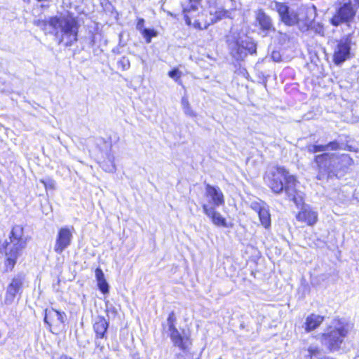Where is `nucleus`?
Segmentation results:
<instances>
[{
    "mask_svg": "<svg viewBox=\"0 0 359 359\" xmlns=\"http://www.w3.org/2000/svg\"><path fill=\"white\" fill-rule=\"evenodd\" d=\"M176 320H177V318H176L175 312L171 311L169 313L168 317L167 318V325L168 327V330H173L174 328L176 327H175Z\"/></svg>",
    "mask_w": 359,
    "mask_h": 359,
    "instance_id": "c85d7f7f",
    "label": "nucleus"
},
{
    "mask_svg": "<svg viewBox=\"0 0 359 359\" xmlns=\"http://www.w3.org/2000/svg\"><path fill=\"white\" fill-rule=\"evenodd\" d=\"M201 0H189V1L191 3V4H197L198 5V1H200Z\"/></svg>",
    "mask_w": 359,
    "mask_h": 359,
    "instance_id": "58836bf2",
    "label": "nucleus"
},
{
    "mask_svg": "<svg viewBox=\"0 0 359 359\" xmlns=\"http://www.w3.org/2000/svg\"><path fill=\"white\" fill-rule=\"evenodd\" d=\"M144 20L143 18H139L137 25H136L137 29L139 30L140 32H142V29H145V27H144Z\"/></svg>",
    "mask_w": 359,
    "mask_h": 359,
    "instance_id": "72a5a7b5",
    "label": "nucleus"
},
{
    "mask_svg": "<svg viewBox=\"0 0 359 359\" xmlns=\"http://www.w3.org/2000/svg\"><path fill=\"white\" fill-rule=\"evenodd\" d=\"M352 6L358 11L359 8V0H352Z\"/></svg>",
    "mask_w": 359,
    "mask_h": 359,
    "instance_id": "e433bc0d",
    "label": "nucleus"
},
{
    "mask_svg": "<svg viewBox=\"0 0 359 359\" xmlns=\"http://www.w3.org/2000/svg\"><path fill=\"white\" fill-rule=\"evenodd\" d=\"M351 43L352 37L350 34L345 35L336 41L333 53V61L335 65H339L349 58Z\"/></svg>",
    "mask_w": 359,
    "mask_h": 359,
    "instance_id": "1a4fd4ad",
    "label": "nucleus"
},
{
    "mask_svg": "<svg viewBox=\"0 0 359 359\" xmlns=\"http://www.w3.org/2000/svg\"><path fill=\"white\" fill-rule=\"evenodd\" d=\"M352 328L346 319L335 318L323 333L322 342L330 352L338 351Z\"/></svg>",
    "mask_w": 359,
    "mask_h": 359,
    "instance_id": "7ed1b4c3",
    "label": "nucleus"
},
{
    "mask_svg": "<svg viewBox=\"0 0 359 359\" xmlns=\"http://www.w3.org/2000/svg\"><path fill=\"white\" fill-rule=\"evenodd\" d=\"M102 167L104 170L108 172H114L116 170V165L111 159H109L108 162L103 163Z\"/></svg>",
    "mask_w": 359,
    "mask_h": 359,
    "instance_id": "c756f323",
    "label": "nucleus"
},
{
    "mask_svg": "<svg viewBox=\"0 0 359 359\" xmlns=\"http://www.w3.org/2000/svg\"><path fill=\"white\" fill-rule=\"evenodd\" d=\"M73 226H63L58 230L54 245V251L57 254H62L65 249L71 245L73 239Z\"/></svg>",
    "mask_w": 359,
    "mask_h": 359,
    "instance_id": "f8f14e48",
    "label": "nucleus"
},
{
    "mask_svg": "<svg viewBox=\"0 0 359 359\" xmlns=\"http://www.w3.org/2000/svg\"><path fill=\"white\" fill-rule=\"evenodd\" d=\"M182 73L177 68H174L168 72V76L176 82L180 79Z\"/></svg>",
    "mask_w": 359,
    "mask_h": 359,
    "instance_id": "7c9ffc66",
    "label": "nucleus"
},
{
    "mask_svg": "<svg viewBox=\"0 0 359 359\" xmlns=\"http://www.w3.org/2000/svg\"><path fill=\"white\" fill-rule=\"evenodd\" d=\"M226 42L231 55L236 60H243L248 54H254L257 50L255 43L248 36L233 34L228 36Z\"/></svg>",
    "mask_w": 359,
    "mask_h": 359,
    "instance_id": "423d86ee",
    "label": "nucleus"
},
{
    "mask_svg": "<svg viewBox=\"0 0 359 359\" xmlns=\"http://www.w3.org/2000/svg\"><path fill=\"white\" fill-rule=\"evenodd\" d=\"M181 104L182 106V109L186 115L191 116V117L196 116V113L192 110V109L189 104L188 98L187 97H185V96L182 97V100H181Z\"/></svg>",
    "mask_w": 359,
    "mask_h": 359,
    "instance_id": "393cba45",
    "label": "nucleus"
},
{
    "mask_svg": "<svg viewBox=\"0 0 359 359\" xmlns=\"http://www.w3.org/2000/svg\"><path fill=\"white\" fill-rule=\"evenodd\" d=\"M97 36L96 34H91L89 36V45L93 47L96 45Z\"/></svg>",
    "mask_w": 359,
    "mask_h": 359,
    "instance_id": "f704fd0d",
    "label": "nucleus"
},
{
    "mask_svg": "<svg viewBox=\"0 0 359 359\" xmlns=\"http://www.w3.org/2000/svg\"><path fill=\"white\" fill-rule=\"evenodd\" d=\"M271 57H272V59L273 60V61H275V62H279L280 60V55L278 52L273 51L272 53Z\"/></svg>",
    "mask_w": 359,
    "mask_h": 359,
    "instance_id": "c9c22d12",
    "label": "nucleus"
},
{
    "mask_svg": "<svg viewBox=\"0 0 359 359\" xmlns=\"http://www.w3.org/2000/svg\"><path fill=\"white\" fill-rule=\"evenodd\" d=\"M271 8L278 13L280 20L285 25L293 26L298 23V15L294 11H290L285 4L275 1L271 3Z\"/></svg>",
    "mask_w": 359,
    "mask_h": 359,
    "instance_id": "9b49d317",
    "label": "nucleus"
},
{
    "mask_svg": "<svg viewBox=\"0 0 359 359\" xmlns=\"http://www.w3.org/2000/svg\"><path fill=\"white\" fill-rule=\"evenodd\" d=\"M95 278L99 290L104 294H108L109 292V285L105 279L104 274L101 269H96Z\"/></svg>",
    "mask_w": 359,
    "mask_h": 359,
    "instance_id": "5701e85b",
    "label": "nucleus"
},
{
    "mask_svg": "<svg viewBox=\"0 0 359 359\" xmlns=\"http://www.w3.org/2000/svg\"><path fill=\"white\" fill-rule=\"evenodd\" d=\"M210 23L204 20V16L194 19L191 25L194 26V28L198 29L199 30L205 29L208 27Z\"/></svg>",
    "mask_w": 359,
    "mask_h": 359,
    "instance_id": "a878e982",
    "label": "nucleus"
},
{
    "mask_svg": "<svg viewBox=\"0 0 359 359\" xmlns=\"http://www.w3.org/2000/svg\"><path fill=\"white\" fill-rule=\"evenodd\" d=\"M205 195L208 198L207 205L217 208L224 204V194L218 187L205 184Z\"/></svg>",
    "mask_w": 359,
    "mask_h": 359,
    "instance_id": "4468645a",
    "label": "nucleus"
},
{
    "mask_svg": "<svg viewBox=\"0 0 359 359\" xmlns=\"http://www.w3.org/2000/svg\"><path fill=\"white\" fill-rule=\"evenodd\" d=\"M339 149L340 144L337 140L332 141L325 144L316 143L307 146V151L310 154L324 152L316 155L314 157V163H316V169L318 170L317 176L318 180H320L325 177H327L330 174H334L337 155L325 151H337Z\"/></svg>",
    "mask_w": 359,
    "mask_h": 359,
    "instance_id": "f03ea898",
    "label": "nucleus"
},
{
    "mask_svg": "<svg viewBox=\"0 0 359 359\" xmlns=\"http://www.w3.org/2000/svg\"><path fill=\"white\" fill-rule=\"evenodd\" d=\"M353 164V161L348 154L337 155L334 174L339 171L346 172Z\"/></svg>",
    "mask_w": 359,
    "mask_h": 359,
    "instance_id": "412c9836",
    "label": "nucleus"
},
{
    "mask_svg": "<svg viewBox=\"0 0 359 359\" xmlns=\"http://www.w3.org/2000/svg\"><path fill=\"white\" fill-rule=\"evenodd\" d=\"M10 242L5 241L2 248L7 255L9 264L14 266L16 259L27 245V239L23 235V228L20 225L14 226L9 235Z\"/></svg>",
    "mask_w": 359,
    "mask_h": 359,
    "instance_id": "39448f33",
    "label": "nucleus"
},
{
    "mask_svg": "<svg viewBox=\"0 0 359 359\" xmlns=\"http://www.w3.org/2000/svg\"><path fill=\"white\" fill-rule=\"evenodd\" d=\"M198 5L197 4H191L189 7L183 9L184 20L187 25H191L194 19L197 17H203V14L198 11Z\"/></svg>",
    "mask_w": 359,
    "mask_h": 359,
    "instance_id": "aec40b11",
    "label": "nucleus"
},
{
    "mask_svg": "<svg viewBox=\"0 0 359 359\" xmlns=\"http://www.w3.org/2000/svg\"><path fill=\"white\" fill-rule=\"evenodd\" d=\"M356 13L357 11L352 6V0L341 1L337 4L335 13L330 20V22L334 27L350 23L353 21Z\"/></svg>",
    "mask_w": 359,
    "mask_h": 359,
    "instance_id": "0eeeda50",
    "label": "nucleus"
},
{
    "mask_svg": "<svg viewBox=\"0 0 359 359\" xmlns=\"http://www.w3.org/2000/svg\"><path fill=\"white\" fill-rule=\"evenodd\" d=\"M324 320V316L312 313L305 321V330L309 332L318 327Z\"/></svg>",
    "mask_w": 359,
    "mask_h": 359,
    "instance_id": "4be33fe9",
    "label": "nucleus"
},
{
    "mask_svg": "<svg viewBox=\"0 0 359 359\" xmlns=\"http://www.w3.org/2000/svg\"><path fill=\"white\" fill-rule=\"evenodd\" d=\"M203 212L217 226L228 227L226 219L216 210V208L204 203L202 205Z\"/></svg>",
    "mask_w": 359,
    "mask_h": 359,
    "instance_id": "f3484780",
    "label": "nucleus"
},
{
    "mask_svg": "<svg viewBox=\"0 0 359 359\" xmlns=\"http://www.w3.org/2000/svg\"><path fill=\"white\" fill-rule=\"evenodd\" d=\"M168 331L170 332V337L175 346L179 347L181 350H184L186 348L184 339L178 330L175 327L173 330H169Z\"/></svg>",
    "mask_w": 359,
    "mask_h": 359,
    "instance_id": "b1692460",
    "label": "nucleus"
},
{
    "mask_svg": "<svg viewBox=\"0 0 359 359\" xmlns=\"http://www.w3.org/2000/svg\"><path fill=\"white\" fill-rule=\"evenodd\" d=\"M117 67L122 71L128 70L130 67V62L129 59L126 56H123L117 62Z\"/></svg>",
    "mask_w": 359,
    "mask_h": 359,
    "instance_id": "cd10ccee",
    "label": "nucleus"
},
{
    "mask_svg": "<svg viewBox=\"0 0 359 359\" xmlns=\"http://www.w3.org/2000/svg\"><path fill=\"white\" fill-rule=\"evenodd\" d=\"M143 37L145 39V41L147 43H151V39L157 36L158 33L154 29L145 28L142 29L141 32Z\"/></svg>",
    "mask_w": 359,
    "mask_h": 359,
    "instance_id": "bb28decb",
    "label": "nucleus"
},
{
    "mask_svg": "<svg viewBox=\"0 0 359 359\" xmlns=\"http://www.w3.org/2000/svg\"><path fill=\"white\" fill-rule=\"evenodd\" d=\"M236 9L235 0H226L224 6L215 5L210 7V15L212 16L211 23H215L224 18H231V11Z\"/></svg>",
    "mask_w": 359,
    "mask_h": 359,
    "instance_id": "9d476101",
    "label": "nucleus"
},
{
    "mask_svg": "<svg viewBox=\"0 0 359 359\" xmlns=\"http://www.w3.org/2000/svg\"><path fill=\"white\" fill-rule=\"evenodd\" d=\"M297 219L299 222H303L309 226H313L318 221V213L309 206L306 205L304 206L302 210L298 213Z\"/></svg>",
    "mask_w": 359,
    "mask_h": 359,
    "instance_id": "a211bd4d",
    "label": "nucleus"
},
{
    "mask_svg": "<svg viewBox=\"0 0 359 359\" xmlns=\"http://www.w3.org/2000/svg\"><path fill=\"white\" fill-rule=\"evenodd\" d=\"M59 359H73V358H71L70 356L67 355L63 354V355H60Z\"/></svg>",
    "mask_w": 359,
    "mask_h": 359,
    "instance_id": "4c0bfd02",
    "label": "nucleus"
},
{
    "mask_svg": "<svg viewBox=\"0 0 359 359\" xmlns=\"http://www.w3.org/2000/svg\"><path fill=\"white\" fill-rule=\"evenodd\" d=\"M255 17L256 21L264 36H268L271 32H275L276 29L271 18L263 10L259 9L256 11Z\"/></svg>",
    "mask_w": 359,
    "mask_h": 359,
    "instance_id": "2eb2a0df",
    "label": "nucleus"
},
{
    "mask_svg": "<svg viewBox=\"0 0 359 359\" xmlns=\"http://www.w3.org/2000/svg\"><path fill=\"white\" fill-rule=\"evenodd\" d=\"M24 282V276L21 274L15 276L8 285L5 297V303L11 304L16 296V294L22 290Z\"/></svg>",
    "mask_w": 359,
    "mask_h": 359,
    "instance_id": "dca6fc26",
    "label": "nucleus"
},
{
    "mask_svg": "<svg viewBox=\"0 0 359 359\" xmlns=\"http://www.w3.org/2000/svg\"><path fill=\"white\" fill-rule=\"evenodd\" d=\"M25 2L29 3L30 0H23Z\"/></svg>",
    "mask_w": 359,
    "mask_h": 359,
    "instance_id": "ea45409f",
    "label": "nucleus"
},
{
    "mask_svg": "<svg viewBox=\"0 0 359 359\" xmlns=\"http://www.w3.org/2000/svg\"><path fill=\"white\" fill-rule=\"evenodd\" d=\"M0 250H1V248H0Z\"/></svg>",
    "mask_w": 359,
    "mask_h": 359,
    "instance_id": "79ce46f5",
    "label": "nucleus"
},
{
    "mask_svg": "<svg viewBox=\"0 0 359 359\" xmlns=\"http://www.w3.org/2000/svg\"><path fill=\"white\" fill-rule=\"evenodd\" d=\"M47 24L55 31L58 43L71 46L77 41V21L72 16H54L47 20Z\"/></svg>",
    "mask_w": 359,
    "mask_h": 359,
    "instance_id": "20e7f679",
    "label": "nucleus"
},
{
    "mask_svg": "<svg viewBox=\"0 0 359 359\" xmlns=\"http://www.w3.org/2000/svg\"><path fill=\"white\" fill-rule=\"evenodd\" d=\"M264 181L274 194H280L284 191L287 199L297 207L304 204V193L297 189L296 177L283 167L271 168L266 173Z\"/></svg>",
    "mask_w": 359,
    "mask_h": 359,
    "instance_id": "f257e3e1",
    "label": "nucleus"
},
{
    "mask_svg": "<svg viewBox=\"0 0 359 359\" xmlns=\"http://www.w3.org/2000/svg\"><path fill=\"white\" fill-rule=\"evenodd\" d=\"M250 208L257 213L261 225L264 229H269L271 225L269 206L264 201L259 200L252 202Z\"/></svg>",
    "mask_w": 359,
    "mask_h": 359,
    "instance_id": "ddd939ff",
    "label": "nucleus"
},
{
    "mask_svg": "<svg viewBox=\"0 0 359 359\" xmlns=\"http://www.w3.org/2000/svg\"><path fill=\"white\" fill-rule=\"evenodd\" d=\"M95 344H97V345H99V342L97 341H95Z\"/></svg>",
    "mask_w": 359,
    "mask_h": 359,
    "instance_id": "a19ab883",
    "label": "nucleus"
},
{
    "mask_svg": "<svg viewBox=\"0 0 359 359\" xmlns=\"http://www.w3.org/2000/svg\"><path fill=\"white\" fill-rule=\"evenodd\" d=\"M109 327V322L102 316H97L93 323L96 340L106 339V332Z\"/></svg>",
    "mask_w": 359,
    "mask_h": 359,
    "instance_id": "6ab92c4d",
    "label": "nucleus"
},
{
    "mask_svg": "<svg viewBox=\"0 0 359 359\" xmlns=\"http://www.w3.org/2000/svg\"><path fill=\"white\" fill-rule=\"evenodd\" d=\"M67 315L64 311H58L53 307L45 310L44 323L52 333L59 332L65 327Z\"/></svg>",
    "mask_w": 359,
    "mask_h": 359,
    "instance_id": "6e6552de",
    "label": "nucleus"
},
{
    "mask_svg": "<svg viewBox=\"0 0 359 359\" xmlns=\"http://www.w3.org/2000/svg\"><path fill=\"white\" fill-rule=\"evenodd\" d=\"M41 182L44 184L46 189H53L55 182L52 180H41Z\"/></svg>",
    "mask_w": 359,
    "mask_h": 359,
    "instance_id": "473e14b6",
    "label": "nucleus"
},
{
    "mask_svg": "<svg viewBox=\"0 0 359 359\" xmlns=\"http://www.w3.org/2000/svg\"><path fill=\"white\" fill-rule=\"evenodd\" d=\"M308 352L312 359L313 357L317 356L320 353V349L317 346H311L308 348Z\"/></svg>",
    "mask_w": 359,
    "mask_h": 359,
    "instance_id": "2f4dec72",
    "label": "nucleus"
}]
</instances>
